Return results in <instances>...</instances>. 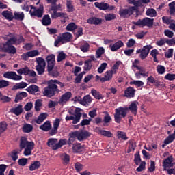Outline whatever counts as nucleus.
<instances>
[{
	"label": "nucleus",
	"instance_id": "obj_1",
	"mask_svg": "<svg viewBox=\"0 0 175 175\" xmlns=\"http://www.w3.org/2000/svg\"><path fill=\"white\" fill-rule=\"evenodd\" d=\"M21 149H15L11 152V158L12 161H17L18 159V154L21 152V150L25 148L23 154L25 157H28L32 154V150L35 147V143L29 142L28 139L25 137H21L19 144Z\"/></svg>",
	"mask_w": 175,
	"mask_h": 175
},
{
	"label": "nucleus",
	"instance_id": "obj_2",
	"mask_svg": "<svg viewBox=\"0 0 175 175\" xmlns=\"http://www.w3.org/2000/svg\"><path fill=\"white\" fill-rule=\"evenodd\" d=\"M59 124H61V119L56 118L53 122V127L51 129V123H50V121H46L40 126V129H41V131H44V132H49V135L51 136H54V135H57V133H58Z\"/></svg>",
	"mask_w": 175,
	"mask_h": 175
},
{
	"label": "nucleus",
	"instance_id": "obj_3",
	"mask_svg": "<svg viewBox=\"0 0 175 175\" xmlns=\"http://www.w3.org/2000/svg\"><path fill=\"white\" fill-rule=\"evenodd\" d=\"M55 92H59L58 86L54 85L53 80L48 81V87L44 88L43 95L47 98H51L55 95Z\"/></svg>",
	"mask_w": 175,
	"mask_h": 175
},
{
	"label": "nucleus",
	"instance_id": "obj_4",
	"mask_svg": "<svg viewBox=\"0 0 175 175\" xmlns=\"http://www.w3.org/2000/svg\"><path fill=\"white\" fill-rule=\"evenodd\" d=\"M127 111L128 107H120L115 109L114 120L117 124H120V122H121V120L126 117Z\"/></svg>",
	"mask_w": 175,
	"mask_h": 175
},
{
	"label": "nucleus",
	"instance_id": "obj_5",
	"mask_svg": "<svg viewBox=\"0 0 175 175\" xmlns=\"http://www.w3.org/2000/svg\"><path fill=\"white\" fill-rule=\"evenodd\" d=\"M66 144V139H60L58 142L57 138H50L48 139L47 145L49 147H51L52 150H58L61 148L62 146H65Z\"/></svg>",
	"mask_w": 175,
	"mask_h": 175
},
{
	"label": "nucleus",
	"instance_id": "obj_6",
	"mask_svg": "<svg viewBox=\"0 0 175 175\" xmlns=\"http://www.w3.org/2000/svg\"><path fill=\"white\" fill-rule=\"evenodd\" d=\"M91 136V133L87 131H76L72 133L69 141L72 140V139H75L76 137L79 142H83V140H85L88 137Z\"/></svg>",
	"mask_w": 175,
	"mask_h": 175
},
{
	"label": "nucleus",
	"instance_id": "obj_7",
	"mask_svg": "<svg viewBox=\"0 0 175 175\" xmlns=\"http://www.w3.org/2000/svg\"><path fill=\"white\" fill-rule=\"evenodd\" d=\"M137 10L136 7H129V8H120L119 10V16L122 18H128L131 17L135 12Z\"/></svg>",
	"mask_w": 175,
	"mask_h": 175
},
{
	"label": "nucleus",
	"instance_id": "obj_8",
	"mask_svg": "<svg viewBox=\"0 0 175 175\" xmlns=\"http://www.w3.org/2000/svg\"><path fill=\"white\" fill-rule=\"evenodd\" d=\"M81 109L75 108L74 116H67L66 117V121H72V124H76L78 122H80V118H81Z\"/></svg>",
	"mask_w": 175,
	"mask_h": 175
},
{
	"label": "nucleus",
	"instance_id": "obj_9",
	"mask_svg": "<svg viewBox=\"0 0 175 175\" xmlns=\"http://www.w3.org/2000/svg\"><path fill=\"white\" fill-rule=\"evenodd\" d=\"M36 61L38 64L36 66L38 75H43V73H44V69H46V62L44 59H43V57H37Z\"/></svg>",
	"mask_w": 175,
	"mask_h": 175
},
{
	"label": "nucleus",
	"instance_id": "obj_10",
	"mask_svg": "<svg viewBox=\"0 0 175 175\" xmlns=\"http://www.w3.org/2000/svg\"><path fill=\"white\" fill-rule=\"evenodd\" d=\"M133 24L137 27H152V24H154V19L150 18L139 19L137 22H133Z\"/></svg>",
	"mask_w": 175,
	"mask_h": 175
},
{
	"label": "nucleus",
	"instance_id": "obj_11",
	"mask_svg": "<svg viewBox=\"0 0 175 175\" xmlns=\"http://www.w3.org/2000/svg\"><path fill=\"white\" fill-rule=\"evenodd\" d=\"M0 48L4 53H9L10 54H16L17 49L12 45L2 43L0 44Z\"/></svg>",
	"mask_w": 175,
	"mask_h": 175
},
{
	"label": "nucleus",
	"instance_id": "obj_12",
	"mask_svg": "<svg viewBox=\"0 0 175 175\" xmlns=\"http://www.w3.org/2000/svg\"><path fill=\"white\" fill-rule=\"evenodd\" d=\"M3 77L5 79H10V80L18 81L23 79L21 75H17V73L13 71H8L3 74Z\"/></svg>",
	"mask_w": 175,
	"mask_h": 175
},
{
	"label": "nucleus",
	"instance_id": "obj_13",
	"mask_svg": "<svg viewBox=\"0 0 175 175\" xmlns=\"http://www.w3.org/2000/svg\"><path fill=\"white\" fill-rule=\"evenodd\" d=\"M75 102H79L81 105H83V106H87L92 102V98H91V96L87 95L83 97V99L80 97H75Z\"/></svg>",
	"mask_w": 175,
	"mask_h": 175
},
{
	"label": "nucleus",
	"instance_id": "obj_14",
	"mask_svg": "<svg viewBox=\"0 0 175 175\" xmlns=\"http://www.w3.org/2000/svg\"><path fill=\"white\" fill-rule=\"evenodd\" d=\"M46 60L48 64V72H51L55 66V55H49L46 57Z\"/></svg>",
	"mask_w": 175,
	"mask_h": 175
},
{
	"label": "nucleus",
	"instance_id": "obj_15",
	"mask_svg": "<svg viewBox=\"0 0 175 175\" xmlns=\"http://www.w3.org/2000/svg\"><path fill=\"white\" fill-rule=\"evenodd\" d=\"M51 10L53 11V13L51 15L52 18H57V17H61V18H64L62 21L63 23H66V18H68V14L64 12H57V9L55 7H52Z\"/></svg>",
	"mask_w": 175,
	"mask_h": 175
},
{
	"label": "nucleus",
	"instance_id": "obj_16",
	"mask_svg": "<svg viewBox=\"0 0 175 175\" xmlns=\"http://www.w3.org/2000/svg\"><path fill=\"white\" fill-rule=\"evenodd\" d=\"M43 5H40L38 9L31 7L29 13L31 16H35L36 17H42L43 16Z\"/></svg>",
	"mask_w": 175,
	"mask_h": 175
},
{
	"label": "nucleus",
	"instance_id": "obj_17",
	"mask_svg": "<svg viewBox=\"0 0 175 175\" xmlns=\"http://www.w3.org/2000/svg\"><path fill=\"white\" fill-rule=\"evenodd\" d=\"M70 98H72V92H67L64 93L63 95H62L58 101V103L59 105H66V102H69Z\"/></svg>",
	"mask_w": 175,
	"mask_h": 175
},
{
	"label": "nucleus",
	"instance_id": "obj_18",
	"mask_svg": "<svg viewBox=\"0 0 175 175\" xmlns=\"http://www.w3.org/2000/svg\"><path fill=\"white\" fill-rule=\"evenodd\" d=\"M116 73L114 70H109L105 72L104 77L100 78V81L102 83H105V81H110L111 79H113V75Z\"/></svg>",
	"mask_w": 175,
	"mask_h": 175
},
{
	"label": "nucleus",
	"instance_id": "obj_19",
	"mask_svg": "<svg viewBox=\"0 0 175 175\" xmlns=\"http://www.w3.org/2000/svg\"><path fill=\"white\" fill-rule=\"evenodd\" d=\"M103 21V20L102 18L95 16L90 17L87 20V23L88 24H91L93 25H100Z\"/></svg>",
	"mask_w": 175,
	"mask_h": 175
},
{
	"label": "nucleus",
	"instance_id": "obj_20",
	"mask_svg": "<svg viewBox=\"0 0 175 175\" xmlns=\"http://www.w3.org/2000/svg\"><path fill=\"white\" fill-rule=\"evenodd\" d=\"M121 47H124V42L121 40H118V42H115L114 44H111L109 45V49L111 51H117L120 50Z\"/></svg>",
	"mask_w": 175,
	"mask_h": 175
},
{
	"label": "nucleus",
	"instance_id": "obj_21",
	"mask_svg": "<svg viewBox=\"0 0 175 175\" xmlns=\"http://www.w3.org/2000/svg\"><path fill=\"white\" fill-rule=\"evenodd\" d=\"M135 92H136V90H135L132 87H129L124 91V96H125L126 98H129V99L135 98Z\"/></svg>",
	"mask_w": 175,
	"mask_h": 175
},
{
	"label": "nucleus",
	"instance_id": "obj_22",
	"mask_svg": "<svg viewBox=\"0 0 175 175\" xmlns=\"http://www.w3.org/2000/svg\"><path fill=\"white\" fill-rule=\"evenodd\" d=\"M150 50H151V45H146L142 48L140 54L141 59H145L147 57L148 53H150Z\"/></svg>",
	"mask_w": 175,
	"mask_h": 175
},
{
	"label": "nucleus",
	"instance_id": "obj_23",
	"mask_svg": "<svg viewBox=\"0 0 175 175\" xmlns=\"http://www.w3.org/2000/svg\"><path fill=\"white\" fill-rule=\"evenodd\" d=\"M137 105L139 103L137 101H133L129 107H127V111L130 110L134 116L137 114Z\"/></svg>",
	"mask_w": 175,
	"mask_h": 175
},
{
	"label": "nucleus",
	"instance_id": "obj_24",
	"mask_svg": "<svg viewBox=\"0 0 175 175\" xmlns=\"http://www.w3.org/2000/svg\"><path fill=\"white\" fill-rule=\"evenodd\" d=\"M10 113L15 114V116H20L23 113V105H18L17 107H14L10 110Z\"/></svg>",
	"mask_w": 175,
	"mask_h": 175
},
{
	"label": "nucleus",
	"instance_id": "obj_25",
	"mask_svg": "<svg viewBox=\"0 0 175 175\" xmlns=\"http://www.w3.org/2000/svg\"><path fill=\"white\" fill-rule=\"evenodd\" d=\"M174 163H173V157H169L168 158L165 159L163 161V166L165 169L167 167H172Z\"/></svg>",
	"mask_w": 175,
	"mask_h": 175
},
{
	"label": "nucleus",
	"instance_id": "obj_26",
	"mask_svg": "<svg viewBox=\"0 0 175 175\" xmlns=\"http://www.w3.org/2000/svg\"><path fill=\"white\" fill-rule=\"evenodd\" d=\"M1 15L5 18V20H9V21H12V20L14 18L13 12L9 10L3 11Z\"/></svg>",
	"mask_w": 175,
	"mask_h": 175
},
{
	"label": "nucleus",
	"instance_id": "obj_27",
	"mask_svg": "<svg viewBox=\"0 0 175 175\" xmlns=\"http://www.w3.org/2000/svg\"><path fill=\"white\" fill-rule=\"evenodd\" d=\"M94 6L100 10H107L109 9V4L107 3L95 2Z\"/></svg>",
	"mask_w": 175,
	"mask_h": 175
},
{
	"label": "nucleus",
	"instance_id": "obj_28",
	"mask_svg": "<svg viewBox=\"0 0 175 175\" xmlns=\"http://www.w3.org/2000/svg\"><path fill=\"white\" fill-rule=\"evenodd\" d=\"M72 33L69 32H66L63 33L62 36H60V38H62L63 43H66V42H70V39H72Z\"/></svg>",
	"mask_w": 175,
	"mask_h": 175
},
{
	"label": "nucleus",
	"instance_id": "obj_29",
	"mask_svg": "<svg viewBox=\"0 0 175 175\" xmlns=\"http://www.w3.org/2000/svg\"><path fill=\"white\" fill-rule=\"evenodd\" d=\"M26 91H27V92H29V94H32V95H35V94H36V92L39 91V87L36 85H32L29 86L27 88Z\"/></svg>",
	"mask_w": 175,
	"mask_h": 175
},
{
	"label": "nucleus",
	"instance_id": "obj_30",
	"mask_svg": "<svg viewBox=\"0 0 175 175\" xmlns=\"http://www.w3.org/2000/svg\"><path fill=\"white\" fill-rule=\"evenodd\" d=\"M49 114H47V113H42L40 114L36 120V124H42V122H43V121H44V120H46V118H47Z\"/></svg>",
	"mask_w": 175,
	"mask_h": 175
},
{
	"label": "nucleus",
	"instance_id": "obj_31",
	"mask_svg": "<svg viewBox=\"0 0 175 175\" xmlns=\"http://www.w3.org/2000/svg\"><path fill=\"white\" fill-rule=\"evenodd\" d=\"M136 148V142L134 140L129 141V149L127 150L128 154L133 152Z\"/></svg>",
	"mask_w": 175,
	"mask_h": 175
},
{
	"label": "nucleus",
	"instance_id": "obj_32",
	"mask_svg": "<svg viewBox=\"0 0 175 175\" xmlns=\"http://www.w3.org/2000/svg\"><path fill=\"white\" fill-rule=\"evenodd\" d=\"M24 12H14V18L15 20H18L19 21H23L24 20Z\"/></svg>",
	"mask_w": 175,
	"mask_h": 175
},
{
	"label": "nucleus",
	"instance_id": "obj_33",
	"mask_svg": "<svg viewBox=\"0 0 175 175\" xmlns=\"http://www.w3.org/2000/svg\"><path fill=\"white\" fill-rule=\"evenodd\" d=\"M22 129L24 133H29L32 132V130L33 129V126L29 124H25L23 125Z\"/></svg>",
	"mask_w": 175,
	"mask_h": 175
},
{
	"label": "nucleus",
	"instance_id": "obj_34",
	"mask_svg": "<svg viewBox=\"0 0 175 175\" xmlns=\"http://www.w3.org/2000/svg\"><path fill=\"white\" fill-rule=\"evenodd\" d=\"M27 96H28V94H27V92H21L16 96L14 102L17 103L18 100H21L23 98H27Z\"/></svg>",
	"mask_w": 175,
	"mask_h": 175
},
{
	"label": "nucleus",
	"instance_id": "obj_35",
	"mask_svg": "<svg viewBox=\"0 0 175 175\" xmlns=\"http://www.w3.org/2000/svg\"><path fill=\"white\" fill-rule=\"evenodd\" d=\"M72 150L74 152H81L84 150V147L81 144H74L72 146Z\"/></svg>",
	"mask_w": 175,
	"mask_h": 175
},
{
	"label": "nucleus",
	"instance_id": "obj_36",
	"mask_svg": "<svg viewBox=\"0 0 175 175\" xmlns=\"http://www.w3.org/2000/svg\"><path fill=\"white\" fill-rule=\"evenodd\" d=\"M146 14L148 17H157V11L154 8H149L146 10Z\"/></svg>",
	"mask_w": 175,
	"mask_h": 175
},
{
	"label": "nucleus",
	"instance_id": "obj_37",
	"mask_svg": "<svg viewBox=\"0 0 175 175\" xmlns=\"http://www.w3.org/2000/svg\"><path fill=\"white\" fill-rule=\"evenodd\" d=\"M99 135H101L102 136H105L106 137H113V133L110 132L109 131L106 130H98Z\"/></svg>",
	"mask_w": 175,
	"mask_h": 175
},
{
	"label": "nucleus",
	"instance_id": "obj_38",
	"mask_svg": "<svg viewBox=\"0 0 175 175\" xmlns=\"http://www.w3.org/2000/svg\"><path fill=\"white\" fill-rule=\"evenodd\" d=\"M150 0H137L136 8L137 9V8H143L144 5L150 3Z\"/></svg>",
	"mask_w": 175,
	"mask_h": 175
},
{
	"label": "nucleus",
	"instance_id": "obj_39",
	"mask_svg": "<svg viewBox=\"0 0 175 175\" xmlns=\"http://www.w3.org/2000/svg\"><path fill=\"white\" fill-rule=\"evenodd\" d=\"M27 85H28V84H27L26 82H20V83H16L13 87V89L14 90H23V88H26Z\"/></svg>",
	"mask_w": 175,
	"mask_h": 175
},
{
	"label": "nucleus",
	"instance_id": "obj_40",
	"mask_svg": "<svg viewBox=\"0 0 175 175\" xmlns=\"http://www.w3.org/2000/svg\"><path fill=\"white\" fill-rule=\"evenodd\" d=\"M17 73H18V75H25V76H27V75H29V68L28 66L20 68L17 70Z\"/></svg>",
	"mask_w": 175,
	"mask_h": 175
},
{
	"label": "nucleus",
	"instance_id": "obj_41",
	"mask_svg": "<svg viewBox=\"0 0 175 175\" xmlns=\"http://www.w3.org/2000/svg\"><path fill=\"white\" fill-rule=\"evenodd\" d=\"M40 167V161H34L29 166V170L31 172H33V170H36V169H39Z\"/></svg>",
	"mask_w": 175,
	"mask_h": 175
},
{
	"label": "nucleus",
	"instance_id": "obj_42",
	"mask_svg": "<svg viewBox=\"0 0 175 175\" xmlns=\"http://www.w3.org/2000/svg\"><path fill=\"white\" fill-rule=\"evenodd\" d=\"M42 23L43 25H50V24H51V19L50 18V16L44 15L42 18Z\"/></svg>",
	"mask_w": 175,
	"mask_h": 175
},
{
	"label": "nucleus",
	"instance_id": "obj_43",
	"mask_svg": "<svg viewBox=\"0 0 175 175\" xmlns=\"http://www.w3.org/2000/svg\"><path fill=\"white\" fill-rule=\"evenodd\" d=\"M170 16H175V1H172L168 4Z\"/></svg>",
	"mask_w": 175,
	"mask_h": 175
},
{
	"label": "nucleus",
	"instance_id": "obj_44",
	"mask_svg": "<svg viewBox=\"0 0 175 175\" xmlns=\"http://www.w3.org/2000/svg\"><path fill=\"white\" fill-rule=\"evenodd\" d=\"M91 94L95 98V99L99 100V99H102V98H103V97H102V94H100V93L99 92L96 91V90H95V89H92L91 90Z\"/></svg>",
	"mask_w": 175,
	"mask_h": 175
},
{
	"label": "nucleus",
	"instance_id": "obj_45",
	"mask_svg": "<svg viewBox=\"0 0 175 175\" xmlns=\"http://www.w3.org/2000/svg\"><path fill=\"white\" fill-rule=\"evenodd\" d=\"M79 49L83 53H88V50H90V44L85 42L80 46Z\"/></svg>",
	"mask_w": 175,
	"mask_h": 175
},
{
	"label": "nucleus",
	"instance_id": "obj_46",
	"mask_svg": "<svg viewBox=\"0 0 175 175\" xmlns=\"http://www.w3.org/2000/svg\"><path fill=\"white\" fill-rule=\"evenodd\" d=\"M65 58H66V54H65L64 51L58 52L57 57V62H61L64 61Z\"/></svg>",
	"mask_w": 175,
	"mask_h": 175
},
{
	"label": "nucleus",
	"instance_id": "obj_47",
	"mask_svg": "<svg viewBox=\"0 0 175 175\" xmlns=\"http://www.w3.org/2000/svg\"><path fill=\"white\" fill-rule=\"evenodd\" d=\"M61 159L63 161L64 163H66V165H68V163H69V161H70V157H69V154L66 153H63L61 155Z\"/></svg>",
	"mask_w": 175,
	"mask_h": 175
},
{
	"label": "nucleus",
	"instance_id": "obj_48",
	"mask_svg": "<svg viewBox=\"0 0 175 175\" xmlns=\"http://www.w3.org/2000/svg\"><path fill=\"white\" fill-rule=\"evenodd\" d=\"M118 139H121L122 140H128V137H126V133L123 131L117 132Z\"/></svg>",
	"mask_w": 175,
	"mask_h": 175
},
{
	"label": "nucleus",
	"instance_id": "obj_49",
	"mask_svg": "<svg viewBox=\"0 0 175 175\" xmlns=\"http://www.w3.org/2000/svg\"><path fill=\"white\" fill-rule=\"evenodd\" d=\"M91 68H92V62H91L90 59L86 60L84 64V70H90Z\"/></svg>",
	"mask_w": 175,
	"mask_h": 175
},
{
	"label": "nucleus",
	"instance_id": "obj_50",
	"mask_svg": "<svg viewBox=\"0 0 175 175\" xmlns=\"http://www.w3.org/2000/svg\"><path fill=\"white\" fill-rule=\"evenodd\" d=\"M175 139L174 135L173 134L170 135L165 140H164V144L165 146H167V144H170Z\"/></svg>",
	"mask_w": 175,
	"mask_h": 175
},
{
	"label": "nucleus",
	"instance_id": "obj_51",
	"mask_svg": "<svg viewBox=\"0 0 175 175\" xmlns=\"http://www.w3.org/2000/svg\"><path fill=\"white\" fill-rule=\"evenodd\" d=\"M139 75L142 76V77H148L149 72L148 71H146L144 68L141 67L138 69Z\"/></svg>",
	"mask_w": 175,
	"mask_h": 175
},
{
	"label": "nucleus",
	"instance_id": "obj_52",
	"mask_svg": "<svg viewBox=\"0 0 175 175\" xmlns=\"http://www.w3.org/2000/svg\"><path fill=\"white\" fill-rule=\"evenodd\" d=\"M162 20L163 23H164L165 24H169V25H170V24H172V23H175L174 20H172L171 17L168 16H163Z\"/></svg>",
	"mask_w": 175,
	"mask_h": 175
},
{
	"label": "nucleus",
	"instance_id": "obj_53",
	"mask_svg": "<svg viewBox=\"0 0 175 175\" xmlns=\"http://www.w3.org/2000/svg\"><path fill=\"white\" fill-rule=\"evenodd\" d=\"M96 58H100L102 57L103 54H105V48L104 47H99L96 51Z\"/></svg>",
	"mask_w": 175,
	"mask_h": 175
},
{
	"label": "nucleus",
	"instance_id": "obj_54",
	"mask_svg": "<svg viewBox=\"0 0 175 175\" xmlns=\"http://www.w3.org/2000/svg\"><path fill=\"white\" fill-rule=\"evenodd\" d=\"M106 68H107V63H102L98 68V73H103V72L106 70Z\"/></svg>",
	"mask_w": 175,
	"mask_h": 175
},
{
	"label": "nucleus",
	"instance_id": "obj_55",
	"mask_svg": "<svg viewBox=\"0 0 175 175\" xmlns=\"http://www.w3.org/2000/svg\"><path fill=\"white\" fill-rule=\"evenodd\" d=\"M7 128H8V124H6V122H0V135H1V133H3V132L6 131Z\"/></svg>",
	"mask_w": 175,
	"mask_h": 175
},
{
	"label": "nucleus",
	"instance_id": "obj_56",
	"mask_svg": "<svg viewBox=\"0 0 175 175\" xmlns=\"http://www.w3.org/2000/svg\"><path fill=\"white\" fill-rule=\"evenodd\" d=\"M77 25H76V23H70L66 26V30L67 31H75V29H77Z\"/></svg>",
	"mask_w": 175,
	"mask_h": 175
},
{
	"label": "nucleus",
	"instance_id": "obj_57",
	"mask_svg": "<svg viewBox=\"0 0 175 175\" xmlns=\"http://www.w3.org/2000/svg\"><path fill=\"white\" fill-rule=\"evenodd\" d=\"M40 107H42V100L38 99L35 102V110L36 111H40Z\"/></svg>",
	"mask_w": 175,
	"mask_h": 175
},
{
	"label": "nucleus",
	"instance_id": "obj_58",
	"mask_svg": "<svg viewBox=\"0 0 175 175\" xmlns=\"http://www.w3.org/2000/svg\"><path fill=\"white\" fill-rule=\"evenodd\" d=\"M105 20H106V21H111V20H116V14H107L105 15Z\"/></svg>",
	"mask_w": 175,
	"mask_h": 175
},
{
	"label": "nucleus",
	"instance_id": "obj_59",
	"mask_svg": "<svg viewBox=\"0 0 175 175\" xmlns=\"http://www.w3.org/2000/svg\"><path fill=\"white\" fill-rule=\"evenodd\" d=\"M130 84H133L137 86V88H140L144 85V82L142 81H133L130 83Z\"/></svg>",
	"mask_w": 175,
	"mask_h": 175
},
{
	"label": "nucleus",
	"instance_id": "obj_60",
	"mask_svg": "<svg viewBox=\"0 0 175 175\" xmlns=\"http://www.w3.org/2000/svg\"><path fill=\"white\" fill-rule=\"evenodd\" d=\"M66 6H67L68 12H73V10H75L73 5L72 4V1L67 0V1H66Z\"/></svg>",
	"mask_w": 175,
	"mask_h": 175
},
{
	"label": "nucleus",
	"instance_id": "obj_61",
	"mask_svg": "<svg viewBox=\"0 0 175 175\" xmlns=\"http://www.w3.org/2000/svg\"><path fill=\"white\" fill-rule=\"evenodd\" d=\"M157 73H159V75H163V73H165V66H163L162 65H158L157 66Z\"/></svg>",
	"mask_w": 175,
	"mask_h": 175
},
{
	"label": "nucleus",
	"instance_id": "obj_62",
	"mask_svg": "<svg viewBox=\"0 0 175 175\" xmlns=\"http://www.w3.org/2000/svg\"><path fill=\"white\" fill-rule=\"evenodd\" d=\"M18 163L19 166H25V165H27V163H28V159H27V158L20 159L18 161Z\"/></svg>",
	"mask_w": 175,
	"mask_h": 175
},
{
	"label": "nucleus",
	"instance_id": "obj_63",
	"mask_svg": "<svg viewBox=\"0 0 175 175\" xmlns=\"http://www.w3.org/2000/svg\"><path fill=\"white\" fill-rule=\"evenodd\" d=\"M28 53L30 58H33V57H38V55H39V51L33 50V51H29Z\"/></svg>",
	"mask_w": 175,
	"mask_h": 175
},
{
	"label": "nucleus",
	"instance_id": "obj_64",
	"mask_svg": "<svg viewBox=\"0 0 175 175\" xmlns=\"http://www.w3.org/2000/svg\"><path fill=\"white\" fill-rule=\"evenodd\" d=\"M164 78L165 80H169L170 81H172L173 80H175V74L168 73V74L165 75Z\"/></svg>",
	"mask_w": 175,
	"mask_h": 175
}]
</instances>
